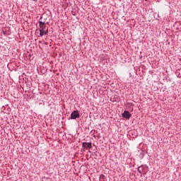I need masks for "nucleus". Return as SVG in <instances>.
I'll return each mask as SVG.
<instances>
[{"instance_id":"1","label":"nucleus","mask_w":181,"mask_h":181,"mask_svg":"<svg viewBox=\"0 0 181 181\" xmlns=\"http://www.w3.org/2000/svg\"><path fill=\"white\" fill-rule=\"evenodd\" d=\"M39 31L40 36H45L49 33V27L46 25V23L43 21H39Z\"/></svg>"},{"instance_id":"2","label":"nucleus","mask_w":181,"mask_h":181,"mask_svg":"<svg viewBox=\"0 0 181 181\" xmlns=\"http://www.w3.org/2000/svg\"><path fill=\"white\" fill-rule=\"evenodd\" d=\"M80 117V113L78 112V110H74L71 113V117L70 119H77Z\"/></svg>"},{"instance_id":"3","label":"nucleus","mask_w":181,"mask_h":181,"mask_svg":"<svg viewBox=\"0 0 181 181\" xmlns=\"http://www.w3.org/2000/svg\"><path fill=\"white\" fill-rule=\"evenodd\" d=\"M122 118H125L126 119H129L131 117H132V115L129 111L124 110L123 113H122Z\"/></svg>"},{"instance_id":"4","label":"nucleus","mask_w":181,"mask_h":181,"mask_svg":"<svg viewBox=\"0 0 181 181\" xmlns=\"http://www.w3.org/2000/svg\"><path fill=\"white\" fill-rule=\"evenodd\" d=\"M82 148L86 150L91 149L93 148V144H91V142H83Z\"/></svg>"},{"instance_id":"5","label":"nucleus","mask_w":181,"mask_h":181,"mask_svg":"<svg viewBox=\"0 0 181 181\" xmlns=\"http://www.w3.org/2000/svg\"><path fill=\"white\" fill-rule=\"evenodd\" d=\"M99 180L100 181H105V175H100V177H99Z\"/></svg>"},{"instance_id":"6","label":"nucleus","mask_w":181,"mask_h":181,"mask_svg":"<svg viewBox=\"0 0 181 181\" xmlns=\"http://www.w3.org/2000/svg\"><path fill=\"white\" fill-rule=\"evenodd\" d=\"M139 169H141V167H139V168H138L139 173H142L141 172V170H139Z\"/></svg>"},{"instance_id":"7","label":"nucleus","mask_w":181,"mask_h":181,"mask_svg":"<svg viewBox=\"0 0 181 181\" xmlns=\"http://www.w3.org/2000/svg\"><path fill=\"white\" fill-rule=\"evenodd\" d=\"M47 180H50V178H47Z\"/></svg>"},{"instance_id":"8","label":"nucleus","mask_w":181,"mask_h":181,"mask_svg":"<svg viewBox=\"0 0 181 181\" xmlns=\"http://www.w3.org/2000/svg\"><path fill=\"white\" fill-rule=\"evenodd\" d=\"M144 1H148V0H144Z\"/></svg>"}]
</instances>
